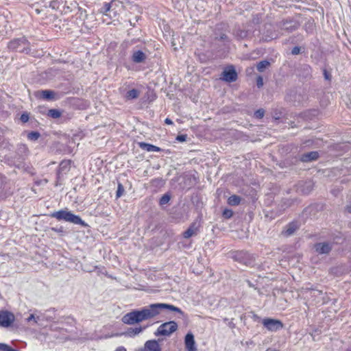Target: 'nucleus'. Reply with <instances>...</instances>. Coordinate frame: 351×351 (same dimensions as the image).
<instances>
[{
    "label": "nucleus",
    "instance_id": "1",
    "mask_svg": "<svg viewBox=\"0 0 351 351\" xmlns=\"http://www.w3.org/2000/svg\"><path fill=\"white\" fill-rule=\"evenodd\" d=\"M167 309L171 311L177 312L181 315L184 312L178 307L172 304L165 303H155L149 304L138 310H133L124 315L121 321L123 323L128 325H134L145 320L151 319L158 315L160 312Z\"/></svg>",
    "mask_w": 351,
    "mask_h": 351
},
{
    "label": "nucleus",
    "instance_id": "2",
    "mask_svg": "<svg viewBox=\"0 0 351 351\" xmlns=\"http://www.w3.org/2000/svg\"><path fill=\"white\" fill-rule=\"evenodd\" d=\"M49 216L51 217L56 218L59 221L64 220L74 224H80L83 226H86V223L81 219L80 216L75 215L67 210L55 211L51 213Z\"/></svg>",
    "mask_w": 351,
    "mask_h": 351
},
{
    "label": "nucleus",
    "instance_id": "3",
    "mask_svg": "<svg viewBox=\"0 0 351 351\" xmlns=\"http://www.w3.org/2000/svg\"><path fill=\"white\" fill-rule=\"evenodd\" d=\"M8 47L12 51L28 53L30 51L29 43L25 37L15 38L9 42Z\"/></svg>",
    "mask_w": 351,
    "mask_h": 351
},
{
    "label": "nucleus",
    "instance_id": "4",
    "mask_svg": "<svg viewBox=\"0 0 351 351\" xmlns=\"http://www.w3.org/2000/svg\"><path fill=\"white\" fill-rule=\"evenodd\" d=\"M178 329V324L174 321L162 324L154 332L155 336H170Z\"/></svg>",
    "mask_w": 351,
    "mask_h": 351
},
{
    "label": "nucleus",
    "instance_id": "5",
    "mask_svg": "<svg viewBox=\"0 0 351 351\" xmlns=\"http://www.w3.org/2000/svg\"><path fill=\"white\" fill-rule=\"evenodd\" d=\"M262 324L270 332L278 331L284 327V324L280 320L269 317L263 319Z\"/></svg>",
    "mask_w": 351,
    "mask_h": 351
},
{
    "label": "nucleus",
    "instance_id": "6",
    "mask_svg": "<svg viewBox=\"0 0 351 351\" xmlns=\"http://www.w3.org/2000/svg\"><path fill=\"white\" fill-rule=\"evenodd\" d=\"M276 25L281 30H284L289 33L298 29L300 24L296 21L286 19L278 22Z\"/></svg>",
    "mask_w": 351,
    "mask_h": 351
},
{
    "label": "nucleus",
    "instance_id": "7",
    "mask_svg": "<svg viewBox=\"0 0 351 351\" xmlns=\"http://www.w3.org/2000/svg\"><path fill=\"white\" fill-rule=\"evenodd\" d=\"M15 320L14 315L8 311H0V327L8 328Z\"/></svg>",
    "mask_w": 351,
    "mask_h": 351
},
{
    "label": "nucleus",
    "instance_id": "8",
    "mask_svg": "<svg viewBox=\"0 0 351 351\" xmlns=\"http://www.w3.org/2000/svg\"><path fill=\"white\" fill-rule=\"evenodd\" d=\"M237 73L233 65L227 66L221 73V79L228 82H234L237 80Z\"/></svg>",
    "mask_w": 351,
    "mask_h": 351
},
{
    "label": "nucleus",
    "instance_id": "9",
    "mask_svg": "<svg viewBox=\"0 0 351 351\" xmlns=\"http://www.w3.org/2000/svg\"><path fill=\"white\" fill-rule=\"evenodd\" d=\"M333 247L331 242H319L314 245L313 248L318 254H328Z\"/></svg>",
    "mask_w": 351,
    "mask_h": 351
},
{
    "label": "nucleus",
    "instance_id": "10",
    "mask_svg": "<svg viewBox=\"0 0 351 351\" xmlns=\"http://www.w3.org/2000/svg\"><path fill=\"white\" fill-rule=\"evenodd\" d=\"M185 348L188 351H197L194 335L191 332L186 335L184 338Z\"/></svg>",
    "mask_w": 351,
    "mask_h": 351
},
{
    "label": "nucleus",
    "instance_id": "11",
    "mask_svg": "<svg viewBox=\"0 0 351 351\" xmlns=\"http://www.w3.org/2000/svg\"><path fill=\"white\" fill-rule=\"evenodd\" d=\"M199 225L197 222H193L188 229L182 234L184 239H189L193 236H195L199 232Z\"/></svg>",
    "mask_w": 351,
    "mask_h": 351
},
{
    "label": "nucleus",
    "instance_id": "12",
    "mask_svg": "<svg viewBox=\"0 0 351 351\" xmlns=\"http://www.w3.org/2000/svg\"><path fill=\"white\" fill-rule=\"evenodd\" d=\"M299 228V226L297 222L292 221L287 224L282 232V234L285 237H290L293 235L295 232Z\"/></svg>",
    "mask_w": 351,
    "mask_h": 351
},
{
    "label": "nucleus",
    "instance_id": "13",
    "mask_svg": "<svg viewBox=\"0 0 351 351\" xmlns=\"http://www.w3.org/2000/svg\"><path fill=\"white\" fill-rule=\"evenodd\" d=\"M144 346L147 351H162V348L160 346L158 341L155 339L147 341L145 343Z\"/></svg>",
    "mask_w": 351,
    "mask_h": 351
},
{
    "label": "nucleus",
    "instance_id": "14",
    "mask_svg": "<svg viewBox=\"0 0 351 351\" xmlns=\"http://www.w3.org/2000/svg\"><path fill=\"white\" fill-rule=\"evenodd\" d=\"M319 158V153L313 151L308 153H305L302 155L301 160L304 162L316 160Z\"/></svg>",
    "mask_w": 351,
    "mask_h": 351
},
{
    "label": "nucleus",
    "instance_id": "15",
    "mask_svg": "<svg viewBox=\"0 0 351 351\" xmlns=\"http://www.w3.org/2000/svg\"><path fill=\"white\" fill-rule=\"evenodd\" d=\"M35 95L36 97H40L43 99L51 100L54 98L55 93L53 91L50 90H44L36 92Z\"/></svg>",
    "mask_w": 351,
    "mask_h": 351
},
{
    "label": "nucleus",
    "instance_id": "16",
    "mask_svg": "<svg viewBox=\"0 0 351 351\" xmlns=\"http://www.w3.org/2000/svg\"><path fill=\"white\" fill-rule=\"evenodd\" d=\"M146 58L145 54L141 50L134 51L132 60L135 63H141L144 62Z\"/></svg>",
    "mask_w": 351,
    "mask_h": 351
},
{
    "label": "nucleus",
    "instance_id": "17",
    "mask_svg": "<svg viewBox=\"0 0 351 351\" xmlns=\"http://www.w3.org/2000/svg\"><path fill=\"white\" fill-rule=\"evenodd\" d=\"M139 147L147 152H160L161 149L156 145L149 144L144 142H141L138 143Z\"/></svg>",
    "mask_w": 351,
    "mask_h": 351
},
{
    "label": "nucleus",
    "instance_id": "18",
    "mask_svg": "<svg viewBox=\"0 0 351 351\" xmlns=\"http://www.w3.org/2000/svg\"><path fill=\"white\" fill-rule=\"evenodd\" d=\"M145 327H135V328H130L127 330L125 335L129 337H134L136 335H138L141 332L143 331Z\"/></svg>",
    "mask_w": 351,
    "mask_h": 351
},
{
    "label": "nucleus",
    "instance_id": "19",
    "mask_svg": "<svg viewBox=\"0 0 351 351\" xmlns=\"http://www.w3.org/2000/svg\"><path fill=\"white\" fill-rule=\"evenodd\" d=\"M139 93L137 89L133 88L126 93L125 98L128 100L136 99L138 97Z\"/></svg>",
    "mask_w": 351,
    "mask_h": 351
},
{
    "label": "nucleus",
    "instance_id": "20",
    "mask_svg": "<svg viewBox=\"0 0 351 351\" xmlns=\"http://www.w3.org/2000/svg\"><path fill=\"white\" fill-rule=\"evenodd\" d=\"M241 198L236 195H231L228 199V204L230 206H237L240 204Z\"/></svg>",
    "mask_w": 351,
    "mask_h": 351
},
{
    "label": "nucleus",
    "instance_id": "21",
    "mask_svg": "<svg viewBox=\"0 0 351 351\" xmlns=\"http://www.w3.org/2000/svg\"><path fill=\"white\" fill-rule=\"evenodd\" d=\"M269 65H270V62L269 61L262 60L257 64L256 68L259 72H263L264 70L266 68H267Z\"/></svg>",
    "mask_w": 351,
    "mask_h": 351
},
{
    "label": "nucleus",
    "instance_id": "22",
    "mask_svg": "<svg viewBox=\"0 0 351 351\" xmlns=\"http://www.w3.org/2000/svg\"><path fill=\"white\" fill-rule=\"evenodd\" d=\"M118 1L117 0H112L110 3H105V5L103 7V12L106 13L110 10L111 8L113 6H117Z\"/></svg>",
    "mask_w": 351,
    "mask_h": 351
},
{
    "label": "nucleus",
    "instance_id": "23",
    "mask_svg": "<svg viewBox=\"0 0 351 351\" xmlns=\"http://www.w3.org/2000/svg\"><path fill=\"white\" fill-rule=\"evenodd\" d=\"M40 136V134L38 132L36 131H32L28 133L27 134V138L29 141H37Z\"/></svg>",
    "mask_w": 351,
    "mask_h": 351
},
{
    "label": "nucleus",
    "instance_id": "24",
    "mask_svg": "<svg viewBox=\"0 0 351 351\" xmlns=\"http://www.w3.org/2000/svg\"><path fill=\"white\" fill-rule=\"evenodd\" d=\"M48 115L53 119H58L60 117L61 112L57 109H51L48 112Z\"/></svg>",
    "mask_w": 351,
    "mask_h": 351
},
{
    "label": "nucleus",
    "instance_id": "25",
    "mask_svg": "<svg viewBox=\"0 0 351 351\" xmlns=\"http://www.w3.org/2000/svg\"><path fill=\"white\" fill-rule=\"evenodd\" d=\"M171 199V196L168 193L164 194L160 199L159 204L160 206H163L169 203Z\"/></svg>",
    "mask_w": 351,
    "mask_h": 351
},
{
    "label": "nucleus",
    "instance_id": "26",
    "mask_svg": "<svg viewBox=\"0 0 351 351\" xmlns=\"http://www.w3.org/2000/svg\"><path fill=\"white\" fill-rule=\"evenodd\" d=\"M124 191H125V189H124L123 184L119 182L118 186H117V190L116 192V198L118 199V198L121 197L123 195Z\"/></svg>",
    "mask_w": 351,
    "mask_h": 351
},
{
    "label": "nucleus",
    "instance_id": "27",
    "mask_svg": "<svg viewBox=\"0 0 351 351\" xmlns=\"http://www.w3.org/2000/svg\"><path fill=\"white\" fill-rule=\"evenodd\" d=\"M235 36L239 39H243L247 37V32L245 30L238 29L235 33Z\"/></svg>",
    "mask_w": 351,
    "mask_h": 351
},
{
    "label": "nucleus",
    "instance_id": "28",
    "mask_svg": "<svg viewBox=\"0 0 351 351\" xmlns=\"http://www.w3.org/2000/svg\"><path fill=\"white\" fill-rule=\"evenodd\" d=\"M40 316H35L34 314H31L27 318V322H30L31 321H34V322L36 324H39V322L40 321Z\"/></svg>",
    "mask_w": 351,
    "mask_h": 351
},
{
    "label": "nucleus",
    "instance_id": "29",
    "mask_svg": "<svg viewBox=\"0 0 351 351\" xmlns=\"http://www.w3.org/2000/svg\"><path fill=\"white\" fill-rule=\"evenodd\" d=\"M233 215V211L230 209H225L223 211V217L226 219H230Z\"/></svg>",
    "mask_w": 351,
    "mask_h": 351
},
{
    "label": "nucleus",
    "instance_id": "30",
    "mask_svg": "<svg viewBox=\"0 0 351 351\" xmlns=\"http://www.w3.org/2000/svg\"><path fill=\"white\" fill-rule=\"evenodd\" d=\"M264 114L265 110L263 109H258L254 112V117L257 119H262Z\"/></svg>",
    "mask_w": 351,
    "mask_h": 351
},
{
    "label": "nucleus",
    "instance_id": "31",
    "mask_svg": "<svg viewBox=\"0 0 351 351\" xmlns=\"http://www.w3.org/2000/svg\"><path fill=\"white\" fill-rule=\"evenodd\" d=\"M277 38V35H276L275 34L271 32L270 34H267L265 36V38L264 40L265 41H269L272 39H274V38Z\"/></svg>",
    "mask_w": 351,
    "mask_h": 351
},
{
    "label": "nucleus",
    "instance_id": "32",
    "mask_svg": "<svg viewBox=\"0 0 351 351\" xmlns=\"http://www.w3.org/2000/svg\"><path fill=\"white\" fill-rule=\"evenodd\" d=\"M187 135L186 134H180L178 135L176 137V140L179 142H184L186 141Z\"/></svg>",
    "mask_w": 351,
    "mask_h": 351
},
{
    "label": "nucleus",
    "instance_id": "33",
    "mask_svg": "<svg viewBox=\"0 0 351 351\" xmlns=\"http://www.w3.org/2000/svg\"><path fill=\"white\" fill-rule=\"evenodd\" d=\"M256 85L258 88L263 86V79L261 75L258 76L256 78Z\"/></svg>",
    "mask_w": 351,
    "mask_h": 351
},
{
    "label": "nucleus",
    "instance_id": "34",
    "mask_svg": "<svg viewBox=\"0 0 351 351\" xmlns=\"http://www.w3.org/2000/svg\"><path fill=\"white\" fill-rule=\"evenodd\" d=\"M20 119L23 123H26L29 120V115L27 113H23L21 114Z\"/></svg>",
    "mask_w": 351,
    "mask_h": 351
},
{
    "label": "nucleus",
    "instance_id": "35",
    "mask_svg": "<svg viewBox=\"0 0 351 351\" xmlns=\"http://www.w3.org/2000/svg\"><path fill=\"white\" fill-rule=\"evenodd\" d=\"M300 47L296 46V47H294L292 50H291V53L293 55H298L300 53Z\"/></svg>",
    "mask_w": 351,
    "mask_h": 351
},
{
    "label": "nucleus",
    "instance_id": "36",
    "mask_svg": "<svg viewBox=\"0 0 351 351\" xmlns=\"http://www.w3.org/2000/svg\"><path fill=\"white\" fill-rule=\"evenodd\" d=\"M70 164V161L68 160V161H62L61 163H60V169H64V168H66L68 165H69Z\"/></svg>",
    "mask_w": 351,
    "mask_h": 351
},
{
    "label": "nucleus",
    "instance_id": "37",
    "mask_svg": "<svg viewBox=\"0 0 351 351\" xmlns=\"http://www.w3.org/2000/svg\"><path fill=\"white\" fill-rule=\"evenodd\" d=\"M228 326L230 328H232V329H233V328H235V324H234V323L233 322V319H232L231 320L228 321Z\"/></svg>",
    "mask_w": 351,
    "mask_h": 351
},
{
    "label": "nucleus",
    "instance_id": "38",
    "mask_svg": "<svg viewBox=\"0 0 351 351\" xmlns=\"http://www.w3.org/2000/svg\"><path fill=\"white\" fill-rule=\"evenodd\" d=\"M51 230L56 232H63V228L62 227L60 228H51Z\"/></svg>",
    "mask_w": 351,
    "mask_h": 351
},
{
    "label": "nucleus",
    "instance_id": "39",
    "mask_svg": "<svg viewBox=\"0 0 351 351\" xmlns=\"http://www.w3.org/2000/svg\"><path fill=\"white\" fill-rule=\"evenodd\" d=\"M324 75L326 80H330V75L327 72L326 70H324Z\"/></svg>",
    "mask_w": 351,
    "mask_h": 351
},
{
    "label": "nucleus",
    "instance_id": "40",
    "mask_svg": "<svg viewBox=\"0 0 351 351\" xmlns=\"http://www.w3.org/2000/svg\"><path fill=\"white\" fill-rule=\"evenodd\" d=\"M219 39L220 40H227V39H228V36H227V35H226V34H222L220 36V37H219Z\"/></svg>",
    "mask_w": 351,
    "mask_h": 351
},
{
    "label": "nucleus",
    "instance_id": "41",
    "mask_svg": "<svg viewBox=\"0 0 351 351\" xmlns=\"http://www.w3.org/2000/svg\"><path fill=\"white\" fill-rule=\"evenodd\" d=\"M165 123L167 125H173V121H171V119H170L169 118H167L165 119Z\"/></svg>",
    "mask_w": 351,
    "mask_h": 351
},
{
    "label": "nucleus",
    "instance_id": "42",
    "mask_svg": "<svg viewBox=\"0 0 351 351\" xmlns=\"http://www.w3.org/2000/svg\"><path fill=\"white\" fill-rule=\"evenodd\" d=\"M116 351H126L125 348L123 346L119 347L116 349Z\"/></svg>",
    "mask_w": 351,
    "mask_h": 351
},
{
    "label": "nucleus",
    "instance_id": "43",
    "mask_svg": "<svg viewBox=\"0 0 351 351\" xmlns=\"http://www.w3.org/2000/svg\"><path fill=\"white\" fill-rule=\"evenodd\" d=\"M346 210L349 213H351V204L350 205H348L346 208Z\"/></svg>",
    "mask_w": 351,
    "mask_h": 351
},
{
    "label": "nucleus",
    "instance_id": "44",
    "mask_svg": "<svg viewBox=\"0 0 351 351\" xmlns=\"http://www.w3.org/2000/svg\"><path fill=\"white\" fill-rule=\"evenodd\" d=\"M57 3L56 1H53L51 2L50 7H52L53 8H55V5Z\"/></svg>",
    "mask_w": 351,
    "mask_h": 351
},
{
    "label": "nucleus",
    "instance_id": "45",
    "mask_svg": "<svg viewBox=\"0 0 351 351\" xmlns=\"http://www.w3.org/2000/svg\"><path fill=\"white\" fill-rule=\"evenodd\" d=\"M242 255H243V253H239V254H238L236 256H237V258L238 260H239L240 261H242L241 260V256H242Z\"/></svg>",
    "mask_w": 351,
    "mask_h": 351
},
{
    "label": "nucleus",
    "instance_id": "46",
    "mask_svg": "<svg viewBox=\"0 0 351 351\" xmlns=\"http://www.w3.org/2000/svg\"><path fill=\"white\" fill-rule=\"evenodd\" d=\"M267 351H278L275 349H267Z\"/></svg>",
    "mask_w": 351,
    "mask_h": 351
},
{
    "label": "nucleus",
    "instance_id": "47",
    "mask_svg": "<svg viewBox=\"0 0 351 351\" xmlns=\"http://www.w3.org/2000/svg\"><path fill=\"white\" fill-rule=\"evenodd\" d=\"M22 146L25 150H27V148L25 145H23Z\"/></svg>",
    "mask_w": 351,
    "mask_h": 351
},
{
    "label": "nucleus",
    "instance_id": "48",
    "mask_svg": "<svg viewBox=\"0 0 351 351\" xmlns=\"http://www.w3.org/2000/svg\"><path fill=\"white\" fill-rule=\"evenodd\" d=\"M223 321H224L225 322H228V321H230V320H229L228 318H224V319H223Z\"/></svg>",
    "mask_w": 351,
    "mask_h": 351
},
{
    "label": "nucleus",
    "instance_id": "49",
    "mask_svg": "<svg viewBox=\"0 0 351 351\" xmlns=\"http://www.w3.org/2000/svg\"><path fill=\"white\" fill-rule=\"evenodd\" d=\"M138 351H147V350L144 348V349H141V350H139Z\"/></svg>",
    "mask_w": 351,
    "mask_h": 351
},
{
    "label": "nucleus",
    "instance_id": "50",
    "mask_svg": "<svg viewBox=\"0 0 351 351\" xmlns=\"http://www.w3.org/2000/svg\"><path fill=\"white\" fill-rule=\"evenodd\" d=\"M247 282H248V285H249L250 287H251V286H252V285L251 284V282H250V281H247Z\"/></svg>",
    "mask_w": 351,
    "mask_h": 351
},
{
    "label": "nucleus",
    "instance_id": "51",
    "mask_svg": "<svg viewBox=\"0 0 351 351\" xmlns=\"http://www.w3.org/2000/svg\"><path fill=\"white\" fill-rule=\"evenodd\" d=\"M254 317L259 319V317L256 315H254Z\"/></svg>",
    "mask_w": 351,
    "mask_h": 351
}]
</instances>
